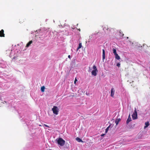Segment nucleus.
<instances>
[{
  "label": "nucleus",
  "mask_w": 150,
  "mask_h": 150,
  "mask_svg": "<svg viewBox=\"0 0 150 150\" xmlns=\"http://www.w3.org/2000/svg\"><path fill=\"white\" fill-rule=\"evenodd\" d=\"M57 142L58 144L61 146H63L65 143V141L61 138H59L57 141Z\"/></svg>",
  "instance_id": "obj_1"
},
{
  "label": "nucleus",
  "mask_w": 150,
  "mask_h": 150,
  "mask_svg": "<svg viewBox=\"0 0 150 150\" xmlns=\"http://www.w3.org/2000/svg\"><path fill=\"white\" fill-rule=\"evenodd\" d=\"M52 110L53 113L56 115H57L59 112V109L57 107L54 106L52 109Z\"/></svg>",
  "instance_id": "obj_2"
},
{
  "label": "nucleus",
  "mask_w": 150,
  "mask_h": 150,
  "mask_svg": "<svg viewBox=\"0 0 150 150\" xmlns=\"http://www.w3.org/2000/svg\"><path fill=\"white\" fill-rule=\"evenodd\" d=\"M132 118L133 120H135L137 118V112L136 111V108H135L134 112L132 115Z\"/></svg>",
  "instance_id": "obj_3"
},
{
  "label": "nucleus",
  "mask_w": 150,
  "mask_h": 150,
  "mask_svg": "<svg viewBox=\"0 0 150 150\" xmlns=\"http://www.w3.org/2000/svg\"><path fill=\"white\" fill-rule=\"evenodd\" d=\"M115 93V90L113 88H112L111 89L110 92V96L112 97H114V94Z\"/></svg>",
  "instance_id": "obj_4"
},
{
  "label": "nucleus",
  "mask_w": 150,
  "mask_h": 150,
  "mask_svg": "<svg viewBox=\"0 0 150 150\" xmlns=\"http://www.w3.org/2000/svg\"><path fill=\"white\" fill-rule=\"evenodd\" d=\"M112 29V28H108L107 25L105 26L103 28V30L105 31L107 30L108 33H109L110 31Z\"/></svg>",
  "instance_id": "obj_5"
},
{
  "label": "nucleus",
  "mask_w": 150,
  "mask_h": 150,
  "mask_svg": "<svg viewBox=\"0 0 150 150\" xmlns=\"http://www.w3.org/2000/svg\"><path fill=\"white\" fill-rule=\"evenodd\" d=\"M4 30L3 29H2L1 30H0V37H4L5 34L4 33Z\"/></svg>",
  "instance_id": "obj_6"
},
{
  "label": "nucleus",
  "mask_w": 150,
  "mask_h": 150,
  "mask_svg": "<svg viewBox=\"0 0 150 150\" xmlns=\"http://www.w3.org/2000/svg\"><path fill=\"white\" fill-rule=\"evenodd\" d=\"M132 120L131 118L130 117V114H129L128 116V119H127V121H126V123L127 124H128L129 122H131Z\"/></svg>",
  "instance_id": "obj_7"
},
{
  "label": "nucleus",
  "mask_w": 150,
  "mask_h": 150,
  "mask_svg": "<svg viewBox=\"0 0 150 150\" xmlns=\"http://www.w3.org/2000/svg\"><path fill=\"white\" fill-rule=\"evenodd\" d=\"M98 71H95V70H93L91 72V74L92 75L94 76H96L97 75V72Z\"/></svg>",
  "instance_id": "obj_8"
},
{
  "label": "nucleus",
  "mask_w": 150,
  "mask_h": 150,
  "mask_svg": "<svg viewBox=\"0 0 150 150\" xmlns=\"http://www.w3.org/2000/svg\"><path fill=\"white\" fill-rule=\"evenodd\" d=\"M102 51H103V55H102L103 60H104V59L105 58V50L104 49H103L102 50Z\"/></svg>",
  "instance_id": "obj_9"
},
{
  "label": "nucleus",
  "mask_w": 150,
  "mask_h": 150,
  "mask_svg": "<svg viewBox=\"0 0 150 150\" xmlns=\"http://www.w3.org/2000/svg\"><path fill=\"white\" fill-rule=\"evenodd\" d=\"M145 126L144 127V128L145 129L146 127H148V126L149 125V122H145Z\"/></svg>",
  "instance_id": "obj_10"
},
{
  "label": "nucleus",
  "mask_w": 150,
  "mask_h": 150,
  "mask_svg": "<svg viewBox=\"0 0 150 150\" xmlns=\"http://www.w3.org/2000/svg\"><path fill=\"white\" fill-rule=\"evenodd\" d=\"M120 121V119H117L115 121V123H116V125H117L119 122Z\"/></svg>",
  "instance_id": "obj_11"
},
{
  "label": "nucleus",
  "mask_w": 150,
  "mask_h": 150,
  "mask_svg": "<svg viewBox=\"0 0 150 150\" xmlns=\"http://www.w3.org/2000/svg\"><path fill=\"white\" fill-rule=\"evenodd\" d=\"M33 42L32 40L30 41L26 45V47H28L31 44H32Z\"/></svg>",
  "instance_id": "obj_12"
},
{
  "label": "nucleus",
  "mask_w": 150,
  "mask_h": 150,
  "mask_svg": "<svg viewBox=\"0 0 150 150\" xmlns=\"http://www.w3.org/2000/svg\"><path fill=\"white\" fill-rule=\"evenodd\" d=\"M115 58L118 59L119 60L120 59V56L118 55V54L117 53L116 54H115Z\"/></svg>",
  "instance_id": "obj_13"
},
{
  "label": "nucleus",
  "mask_w": 150,
  "mask_h": 150,
  "mask_svg": "<svg viewBox=\"0 0 150 150\" xmlns=\"http://www.w3.org/2000/svg\"><path fill=\"white\" fill-rule=\"evenodd\" d=\"M76 139L79 142H82L83 141L79 137H77L76 138Z\"/></svg>",
  "instance_id": "obj_14"
},
{
  "label": "nucleus",
  "mask_w": 150,
  "mask_h": 150,
  "mask_svg": "<svg viewBox=\"0 0 150 150\" xmlns=\"http://www.w3.org/2000/svg\"><path fill=\"white\" fill-rule=\"evenodd\" d=\"M112 50H113V53L114 54V55L117 54V52H116V50L115 49L113 48Z\"/></svg>",
  "instance_id": "obj_15"
},
{
  "label": "nucleus",
  "mask_w": 150,
  "mask_h": 150,
  "mask_svg": "<svg viewBox=\"0 0 150 150\" xmlns=\"http://www.w3.org/2000/svg\"><path fill=\"white\" fill-rule=\"evenodd\" d=\"M93 70H95V71H98L95 65H93Z\"/></svg>",
  "instance_id": "obj_16"
},
{
  "label": "nucleus",
  "mask_w": 150,
  "mask_h": 150,
  "mask_svg": "<svg viewBox=\"0 0 150 150\" xmlns=\"http://www.w3.org/2000/svg\"><path fill=\"white\" fill-rule=\"evenodd\" d=\"M45 89V87L44 86H42L41 87V91L42 92H44V90Z\"/></svg>",
  "instance_id": "obj_17"
},
{
  "label": "nucleus",
  "mask_w": 150,
  "mask_h": 150,
  "mask_svg": "<svg viewBox=\"0 0 150 150\" xmlns=\"http://www.w3.org/2000/svg\"><path fill=\"white\" fill-rule=\"evenodd\" d=\"M119 33H120V35L122 36H123L124 35V34H123L122 31L121 30H120L119 31Z\"/></svg>",
  "instance_id": "obj_18"
},
{
  "label": "nucleus",
  "mask_w": 150,
  "mask_h": 150,
  "mask_svg": "<svg viewBox=\"0 0 150 150\" xmlns=\"http://www.w3.org/2000/svg\"><path fill=\"white\" fill-rule=\"evenodd\" d=\"M81 47H82L81 43H80L79 44V46L78 48V49L81 48Z\"/></svg>",
  "instance_id": "obj_19"
},
{
  "label": "nucleus",
  "mask_w": 150,
  "mask_h": 150,
  "mask_svg": "<svg viewBox=\"0 0 150 150\" xmlns=\"http://www.w3.org/2000/svg\"><path fill=\"white\" fill-rule=\"evenodd\" d=\"M109 127H107L106 129H105V132L106 133L108 131V129H109Z\"/></svg>",
  "instance_id": "obj_20"
},
{
  "label": "nucleus",
  "mask_w": 150,
  "mask_h": 150,
  "mask_svg": "<svg viewBox=\"0 0 150 150\" xmlns=\"http://www.w3.org/2000/svg\"><path fill=\"white\" fill-rule=\"evenodd\" d=\"M23 22H24V21L23 19H21V21H19V23H23Z\"/></svg>",
  "instance_id": "obj_21"
},
{
  "label": "nucleus",
  "mask_w": 150,
  "mask_h": 150,
  "mask_svg": "<svg viewBox=\"0 0 150 150\" xmlns=\"http://www.w3.org/2000/svg\"><path fill=\"white\" fill-rule=\"evenodd\" d=\"M116 65L118 67H119L120 66V64L119 63H117Z\"/></svg>",
  "instance_id": "obj_22"
},
{
  "label": "nucleus",
  "mask_w": 150,
  "mask_h": 150,
  "mask_svg": "<svg viewBox=\"0 0 150 150\" xmlns=\"http://www.w3.org/2000/svg\"><path fill=\"white\" fill-rule=\"evenodd\" d=\"M77 81V79L76 78L75 79L74 81V84H75L76 83V82Z\"/></svg>",
  "instance_id": "obj_23"
},
{
  "label": "nucleus",
  "mask_w": 150,
  "mask_h": 150,
  "mask_svg": "<svg viewBox=\"0 0 150 150\" xmlns=\"http://www.w3.org/2000/svg\"><path fill=\"white\" fill-rule=\"evenodd\" d=\"M44 125L46 127H50L47 125H46V124H44Z\"/></svg>",
  "instance_id": "obj_24"
},
{
  "label": "nucleus",
  "mask_w": 150,
  "mask_h": 150,
  "mask_svg": "<svg viewBox=\"0 0 150 150\" xmlns=\"http://www.w3.org/2000/svg\"><path fill=\"white\" fill-rule=\"evenodd\" d=\"M105 134H101V136H102H102H104L105 135Z\"/></svg>",
  "instance_id": "obj_25"
},
{
  "label": "nucleus",
  "mask_w": 150,
  "mask_h": 150,
  "mask_svg": "<svg viewBox=\"0 0 150 150\" xmlns=\"http://www.w3.org/2000/svg\"><path fill=\"white\" fill-rule=\"evenodd\" d=\"M68 57L69 58H70V55H69L68 56Z\"/></svg>",
  "instance_id": "obj_26"
},
{
  "label": "nucleus",
  "mask_w": 150,
  "mask_h": 150,
  "mask_svg": "<svg viewBox=\"0 0 150 150\" xmlns=\"http://www.w3.org/2000/svg\"><path fill=\"white\" fill-rule=\"evenodd\" d=\"M4 102L5 103H6V102L5 101H4Z\"/></svg>",
  "instance_id": "obj_27"
},
{
  "label": "nucleus",
  "mask_w": 150,
  "mask_h": 150,
  "mask_svg": "<svg viewBox=\"0 0 150 150\" xmlns=\"http://www.w3.org/2000/svg\"><path fill=\"white\" fill-rule=\"evenodd\" d=\"M39 126H41V125H39Z\"/></svg>",
  "instance_id": "obj_28"
}]
</instances>
